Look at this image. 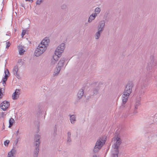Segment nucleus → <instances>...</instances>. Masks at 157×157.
<instances>
[{
    "mask_svg": "<svg viewBox=\"0 0 157 157\" xmlns=\"http://www.w3.org/2000/svg\"><path fill=\"white\" fill-rule=\"evenodd\" d=\"M113 144L112 145V157H117L119 147L121 143L120 137L117 136L113 138Z\"/></svg>",
    "mask_w": 157,
    "mask_h": 157,
    "instance_id": "f03ea898",
    "label": "nucleus"
},
{
    "mask_svg": "<svg viewBox=\"0 0 157 157\" xmlns=\"http://www.w3.org/2000/svg\"><path fill=\"white\" fill-rule=\"evenodd\" d=\"M105 138L103 137L98 140L94 148V151L95 152H97L105 144Z\"/></svg>",
    "mask_w": 157,
    "mask_h": 157,
    "instance_id": "39448f33",
    "label": "nucleus"
},
{
    "mask_svg": "<svg viewBox=\"0 0 157 157\" xmlns=\"http://www.w3.org/2000/svg\"><path fill=\"white\" fill-rule=\"evenodd\" d=\"M64 61L63 60H61L59 61L58 63V67L57 69V70L58 71V73L60 70V67H62L63 65Z\"/></svg>",
    "mask_w": 157,
    "mask_h": 157,
    "instance_id": "9b49d317",
    "label": "nucleus"
},
{
    "mask_svg": "<svg viewBox=\"0 0 157 157\" xmlns=\"http://www.w3.org/2000/svg\"><path fill=\"white\" fill-rule=\"evenodd\" d=\"M9 128H10L13 125V124L14 122V120L12 118H10L9 120Z\"/></svg>",
    "mask_w": 157,
    "mask_h": 157,
    "instance_id": "2eb2a0df",
    "label": "nucleus"
},
{
    "mask_svg": "<svg viewBox=\"0 0 157 157\" xmlns=\"http://www.w3.org/2000/svg\"><path fill=\"white\" fill-rule=\"evenodd\" d=\"M10 143V141L9 140H6L4 142V144L6 146H7L8 145L9 143Z\"/></svg>",
    "mask_w": 157,
    "mask_h": 157,
    "instance_id": "aec40b11",
    "label": "nucleus"
},
{
    "mask_svg": "<svg viewBox=\"0 0 157 157\" xmlns=\"http://www.w3.org/2000/svg\"><path fill=\"white\" fill-rule=\"evenodd\" d=\"M96 15L94 14H92L90 15L88 21L89 22L91 21L92 20L94 19Z\"/></svg>",
    "mask_w": 157,
    "mask_h": 157,
    "instance_id": "f3484780",
    "label": "nucleus"
},
{
    "mask_svg": "<svg viewBox=\"0 0 157 157\" xmlns=\"http://www.w3.org/2000/svg\"><path fill=\"white\" fill-rule=\"evenodd\" d=\"M70 120L71 123H73L74 122V121H75V116L73 115L71 116Z\"/></svg>",
    "mask_w": 157,
    "mask_h": 157,
    "instance_id": "a211bd4d",
    "label": "nucleus"
},
{
    "mask_svg": "<svg viewBox=\"0 0 157 157\" xmlns=\"http://www.w3.org/2000/svg\"><path fill=\"white\" fill-rule=\"evenodd\" d=\"M15 152V150L14 149H12L8 153L7 157H14V154Z\"/></svg>",
    "mask_w": 157,
    "mask_h": 157,
    "instance_id": "f8f14e48",
    "label": "nucleus"
},
{
    "mask_svg": "<svg viewBox=\"0 0 157 157\" xmlns=\"http://www.w3.org/2000/svg\"><path fill=\"white\" fill-rule=\"evenodd\" d=\"M26 31L25 30H23L22 31V33H21V36L22 37H23L25 35L26 33Z\"/></svg>",
    "mask_w": 157,
    "mask_h": 157,
    "instance_id": "4be33fe9",
    "label": "nucleus"
},
{
    "mask_svg": "<svg viewBox=\"0 0 157 157\" xmlns=\"http://www.w3.org/2000/svg\"><path fill=\"white\" fill-rule=\"evenodd\" d=\"M49 42V40L48 38H45L43 40L35 50L34 54L35 56H39L44 52L47 49Z\"/></svg>",
    "mask_w": 157,
    "mask_h": 157,
    "instance_id": "f257e3e1",
    "label": "nucleus"
},
{
    "mask_svg": "<svg viewBox=\"0 0 157 157\" xmlns=\"http://www.w3.org/2000/svg\"><path fill=\"white\" fill-rule=\"evenodd\" d=\"M105 23L104 21L102 22L101 23V25L100 27L99 28L98 30V32H97L96 34V39H97L99 38L100 35V32L101 31H102L103 29V27L105 26Z\"/></svg>",
    "mask_w": 157,
    "mask_h": 157,
    "instance_id": "6e6552de",
    "label": "nucleus"
},
{
    "mask_svg": "<svg viewBox=\"0 0 157 157\" xmlns=\"http://www.w3.org/2000/svg\"><path fill=\"white\" fill-rule=\"evenodd\" d=\"M42 1H37L36 3L37 4H40L42 2Z\"/></svg>",
    "mask_w": 157,
    "mask_h": 157,
    "instance_id": "b1692460",
    "label": "nucleus"
},
{
    "mask_svg": "<svg viewBox=\"0 0 157 157\" xmlns=\"http://www.w3.org/2000/svg\"><path fill=\"white\" fill-rule=\"evenodd\" d=\"M19 54L21 55H23L25 51L23 49V47L22 45H19L18 46Z\"/></svg>",
    "mask_w": 157,
    "mask_h": 157,
    "instance_id": "ddd939ff",
    "label": "nucleus"
},
{
    "mask_svg": "<svg viewBox=\"0 0 157 157\" xmlns=\"http://www.w3.org/2000/svg\"><path fill=\"white\" fill-rule=\"evenodd\" d=\"M65 44L62 43L58 47L55 51V55L53 56L51 61V64H54L56 63L59 58L61 57V54L63 52Z\"/></svg>",
    "mask_w": 157,
    "mask_h": 157,
    "instance_id": "7ed1b4c3",
    "label": "nucleus"
},
{
    "mask_svg": "<svg viewBox=\"0 0 157 157\" xmlns=\"http://www.w3.org/2000/svg\"><path fill=\"white\" fill-rule=\"evenodd\" d=\"M5 75L2 78V84L3 85L6 84V81L8 78V76L7 75V74L9 73L8 70H6L5 71Z\"/></svg>",
    "mask_w": 157,
    "mask_h": 157,
    "instance_id": "9d476101",
    "label": "nucleus"
},
{
    "mask_svg": "<svg viewBox=\"0 0 157 157\" xmlns=\"http://www.w3.org/2000/svg\"><path fill=\"white\" fill-rule=\"evenodd\" d=\"M9 106V102L6 101H4L1 103L0 107L3 110H6Z\"/></svg>",
    "mask_w": 157,
    "mask_h": 157,
    "instance_id": "0eeeda50",
    "label": "nucleus"
},
{
    "mask_svg": "<svg viewBox=\"0 0 157 157\" xmlns=\"http://www.w3.org/2000/svg\"><path fill=\"white\" fill-rule=\"evenodd\" d=\"M18 67L17 66H15L13 70V72L14 75H18L17 71H18Z\"/></svg>",
    "mask_w": 157,
    "mask_h": 157,
    "instance_id": "4468645a",
    "label": "nucleus"
},
{
    "mask_svg": "<svg viewBox=\"0 0 157 157\" xmlns=\"http://www.w3.org/2000/svg\"><path fill=\"white\" fill-rule=\"evenodd\" d=\"M100 12V8H96L95 9V13H94V14L95 15H97V14L99 13Z\"/></svg>",
    "mask_w": 157,
    "mask_h": 157,
    "instance_id": "6ab92c4d",
    "label": "nucleus"
},
{
    "mask_svg": "<svg viewBox=\"0 0 157 157\" xmlns=\"http://www.w3.org/2000/svg\"><path fill=\"white\" fill-rule=\"evenodd\" d=\"M10 42H8L6 43V48H9V47L10 46Z\"/></svg>",
    "mask_w": 157,
    "mask_h": 157,
    "instance_id": "412c9836",
    "label": "nucleus"
},
{
    "mask_svg": "<svg viewBox=\"0 0 157 157\" xmlns=\"http://www.w3.org/2000/svg\"><path fill=\"white\" fill-rule=\"evenodd\" d=\"M19 91V90L16 89V90L15 92L13 93L12 96L13 99H16L19 97L20 94Z\"/></svg>",
    "mask_w": 157,
    "mask_h": 157,
    "instance_id": "1a4fd4ad",
    "label": "nucleus"
},
{
    "mask_svg": "<svg viewBox=\"0 0 157 157\" xmlns=\"http://www.w3.org/2000/svg\"><path fill=\"white\" fill-rule=\"evenodd\" d=\"M93 157H97V156L96 155H94Z\"/></svg>",
    "mask_w": 157,
    "mask_h": 157,
    "instance_id": "393cba45",
    "label": "nucleus"
},
{
    "mask_svg": "<svg viewBox=\"0 0 157 157\" xmlns=\"http://www.w3.org/2000/svg\"><path fill=\"white\" fill-rule=\"evenodd\" d=\"M71 135V134L70 133H68V140H67V142H70L71 141L70 139H70L69 138V137H70V136Z\"/></svg>",
    "mask_w": 157,
    "mask_h": 157,
    "instance_id": "5701e85b",
    "label": "nucleus"
},
{
    "mask_svg": "<svg viewBox=\"0 0 157 157\" xmlns=\"http://www.w3.org/2000/svg\"><path fill=\"white\" fill-rule=\"evenodd\" d=\"M35 138L36 140L35 143L36 150L35 151V153H34V157H37L39 151V144H40V141L39 140L40 136L38 135H36L35 136Z\"/></svg>",
    "mask_w": 157,
    "mask_h": 157,
    "instance_id": "423d86ee",
    "label": "nucleus"
},
{
    "mask_svg": "<svg viewBox=\"0 0 157 157\" xmlns=\"http://www.w3.org/2000/svg\"><path fill=\"white\" fill-rule=\"evenodd\" d=\"M84 92L83 90L81 89L80 90L78 93V98H81Z\"/></svg>",
    "mask_w": 157,
    "mask_h": 157,
    "instance_id": "dca6fc26",
    "label": "nucleus"
},
{
    "mask_svg": "<svg viewBox=\"0 0 157 157\" xmlns=\"http://www.w3.org/2000/svg\"><path fill=\"white\" fill-rule=\"evenodd\" d=\"M133 84L130 83L127 84L125 88L122 97V102L125 104L127 101L128 97L132 91Z\"/></svg>",
    "mask_w": 157,
    "mask_h": 157,
    "instance_id": "20e7f679",
    "label": "nucleus"
}]
</instances>
